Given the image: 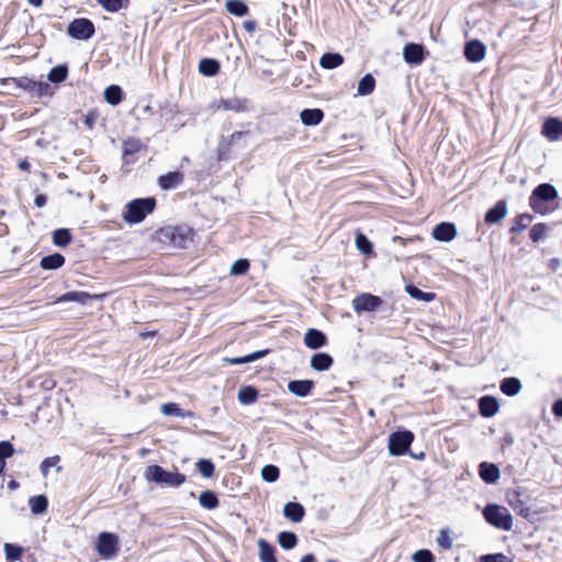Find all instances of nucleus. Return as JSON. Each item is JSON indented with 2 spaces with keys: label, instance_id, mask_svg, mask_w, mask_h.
I'll list each match as a JSON object with an SVG mask.
<instances>
[{
  "label": "nucleus",
  "instance_id": "603ef678",
  "mask_svg": "<svg viewBox=\"0 0 562 562\" xmlns=\"http://www.w3.org/2000/svg\"><path fill=\"white\" fill-rule=\"evenodd\" d=\"M249 269V261L247 259H238L231 267V274L241 276Z\"/></svg>",
  "mask_w": 562,
  "mask_h": 562
},
{
  "label": "nucleus",
  "instance_id": "e433bc0d",
  "mask_svg": "<svg viewBox=\"0 0 562 562\" xmlns=\"http://www.w3.org/2000/svg\"><path fill=\"white\" fill-rule=\"evenodd\" d=\"M374 87H375V79L373 78L372 75L367 74L360 79V81L358 83V88H357L358 94L359 95H369L373 92Z\"/></svg>",
  "mask_w": 562,
  "mask_h": 562
},
{
  "label": "nucleus",
  "instance_id": "5701e85b",
  "mask_svg": "<svg viewBox=\"0 0 562 562\" xmlns=\"http://www.w3.org/2000/svg\"><path fill=\"white\" fill-rule=\"evenodd\" d=\"M304 507L296 502H289L283 507V515L293 522H300L304 517Z\"/></svg>",
  "mask_w": 562,
  "mask_h": 562
},
{
  "label": "nucleus",
  "instance_id": "774afa93",
  "mask_svg": "<svg viewBox=\"0 0 562 562\" xmlns=\"http://www.w3.org/2000/svg\"><path fill=\"white\" fill-rule=\"evenodd\" d=\"M246 133L244 132H235L232 134V140H236V139H239L243 135H245Z\"/></svg>",
  "mask_w": 562,
  "mask_h": 562
},
{
  "label": "nucleus",
  "instance_id": "7ed1b4c3",
  "mask_svg": "<svg viewBox=\"0 0 562 562\" xmlns=\"http://www.w3.org/2000/svg\"><path fill=\"white\" fill-rule=\"evenodd\" d=\"M159 239L176 248H186L192 240L193 232L188 226H166L158 232Z\"/></svg>",
  "mask_w": 562,
  "mask_h": 562
},
{
  "label": "nucleus",
  "instance_id": "20e7f679",
  "mask_svg": "<svg viewBox=\"0 0 562 562\" xmlns=\"http://www.w3.org/2000/svg\"><path fill=\"white\" fill-rule=\"evenodd\" d=\"M558 198L557 189L550 183H541L535 188L530 198V207L541 214L546 215L549 213V209L544 205L546 202L553 201Z\"/></svg>",
  "mask_w": 562,
  "mask_h": 562
},
{
  "label": "nucleus",
  "instance_id": "c03bdc74",
  "mask_svg": "<svg viewBox=\"0 0 562 562\" xmlns=\"http://www.w3.org/2000/svg\"><path fill=\"white\" fill-rule=\"evenodd\" d=\"M68 75V68L66 65H58L50 69L48 74V80L54 83L63 82Z\"/></svg>",
  "mask_w": 562,
  "mask_h": 562
},
{
  "label": "nucleus",
  "instance_id": "a878e982",
  "mask_svg": "<svg viewBox=\"0 0 562 562\" xmlns=\"http://www.w3.org/2000/svg\"><path fill=\"white\" fill-rule=\"evenodd\" d=\"M304 125L314 126L322 122L324 113L321 109H305L300 114Z\"/></svg>",
  "mask_w": 562,
  "mask_h": 562
},
{
  "label": "nucleus",
  "instance_id": "473e14b6",
  "mask_svg": "<svg viewBox=\"0 0 562 562\" xmlns=\"http://www.w3.org/2000/svg\"><path fill=\"white\" fill-rule=\"evenodd\" d=\"M237 397L243 405H250L258 398V391L254 386H243L239 389Z\"/></svg>",
  "mask_w": 562,
  "mask_h": 562
},
{
  "label": "nucleus",
  "instance_id": "5fc2aeb1",
  "mask_svg": "<svg viewBox=\"0 0 562 562\" xmlns=\"http://www.w3.org/2000/svg\"><path fill=\"white\" fill-rule=\"evenodd\" d=\"M108 12H117L123 7V0H97Z\"/></svg>",
  "mask_w": 562,
  "mask_h": 562
},
{
  "label": "nucleus",
  "instance_id": "f257e3e1",
  "mask_svg": "<svg viewBox=\"0 0 562 562\" xmlns=\"http://www.w3.org/2000/svg\"><path fill=\"white\" fill-rule=\"evenodd\" d=\"M155 206V198L135 199L127 203L123 218L130 224L140 223L154 211Z\"/></svg>",
  "mask_w": 562,
  "mask_h": 562
},
{
  "label": "nucleus",
  "instance_id": "79ce46f5",
  "mask_svg": "<svg viewBox=\"0 0 562 562\" xmlns=\"http://www.w3.org/2000/svg\"><path fill=\"white\" fill-rule=\"evenodd\" d=\"M278 542L283 549L291 550L297 544V537L294 532L281 531L278 535Z\"/></svg>",
  "mask_w": 562,
  "mask_h": 562
},
{
  "label": "nucleus",
  "instance_id": "a18cd8bd",
  "mask_svg": "<svg viewBox=\"0 0 562 562\" xmlns=\"http://www.w3.org/2000/svg\"><path fill=\"white\" fill-rule=\"evenodd\" d=\"M196 468L200 474L205 479L212 477L215 470L214 463L210 459H200L196 462Z\"/></svg>",
  "mask_w": 562,
  "mask_h": 562
},
{
  "label": "nucleus",
  "instance_id": "4c0bfd02",
  "mask_svg": "<svg viewBox=\"0 0 562 562\" xmlns=\"http://www.w3.org/2000/svg\"><path fill=\"white\" fill-rule=\"evenodd\" d=\"M52 238L57 247H66L71 241V233L68 228H58L53 232Z\"/></svg>",
  "mask_w": 562,
  "mask_h": 562
},
{
  "label": "nucleus",
  "instance_id": "2f4dec72",
  "mask_svg": "<svg viewBox=\"0 0 562 562\" xmlns=\"http://www.w3.org/2000/svg\"><path fill=\"white\" fill-rule=\"evenodd\" d=\"M104 99L111 105H117L123 99V90L120 86L111 85L104 90Z\"/></svg>",
  "mask_w": 562,
  "mask_h": 562
},
{
  "label": "nucleus",
  "instance_id": "a19ab883",
  "mask_svg": "<svg viewBox=\"0 0 562 562\" xmlns=\"http://www.w3.org/2000/svg\"><path fill=\"white\" fill-rule=\"evenodd\" d=\"M14 453V448L9 441H0V474L3 473L7 459L11 458Z\"/></svg>",
  "mask_w": 562,
  "mask_h": 562
},
{
  "label": "nucleus",
  "instance_id": "f3484780",
  "mask_svg": "<svg viewBox=\"0 0 562 562\" xmlns=\"http://www.w3.org/2000/svg\"><path fill=\"white\" fill-rule=\"evenodd\" d=\"M326 336L318 329L311 328L304 336V344L310 349H318L326 345Z\"/></svg>",
  "mask_w": 562,
  "mask_h": 562
},
{
  "label": "nucleus",
  "instance_id": "e2e57ef3",
  "mask_svg": "<svg viewBox=\"0 0 562 562\" xmlns=\"http://www.w3.org/2000/svg\"><path fill=\"white\" fill-rule=\"evenodd\" d=\"M47 202V199H46V195L44 194H37L34 199V203L37 207H43L45 206Z\"/></svg>",
  "mask_w": 562,
  "mask_h": 562
},
{
  "label": "nucleus",
  "instance_id": "72a5a7b5",
  "mask_svg": "<svg viewBox=\"0 0 562 562\" xmlns=\"http://www.w3.org/2000/svg\"><path fill=\"white\" fill-rule=\"evenodd\" d=\"M267 352V350H259L244 357L224 358V361L229 364H244L262 358Z\"/></svg>",
  "mask_w": 562,
  "mask_h": 562
},
{
  "label": "nucleus",
  "instance_id": "f704fd0d",
  "mask_svg": "<svg viewBox=\"0 0 562 562\" xmlns=\"http://www.w3.org/2000/svg\"><path fill=\"white\" fill-rule=\"evenodd\" d=\"M31 512L35 515L43 514L48 507V501L45 495L32 496L29 499Z\"/></svg>",
  "mask_w": 562,
  "mask_h": 562
},
{
  "label": "nucleus",
  "instance_id": "8fccbe9b",
  "mask_svg": "<svg viewBox=\"0 0 562 562\" xmlns=\"http://www.w3.org/2000/svg\"><path fill=\"white\" fill-rule=\"evenodd\" d=\"M356 246L361 254L369 255L372 252L371 241L361 233L356 236Z\"/></svg>",
  "mask_w": 562,
  "mask_h": 562
},
{
  "label": "nucleus",
  "instance_id": "423d86ee",
  "mask_svg": "<svg viewBox=\"0 0 562 562\" xmlns=\"http://www.w3.org/2000/svg\"><path fill=\"white\" fill-rule=\"evenodd\" d=\"M414 441V434L409 430L396 431L389 437V452L392 456L405 454L412 442Z\"/></svg>",
  "mask_w": 562,
  "mask_h": 562
},
{
  "label": "nucleus",
  "instance_id": "c9c22d12",
  "mask_svg": "<svg viewBox=\"0 0 562 562\" xmlns=\"http://www.w3.org/2000/svg\"><path fill=\"white\" fill-rule=\"evenodd\" d=\"M199 503L203 508L215 509L218 507V498L213 491H203L199 496Z\"/></svg>",
  "mask_w": 562,
  "mask_h": 562
},
{
  "label": "nucleus",
  "instance_id": "9b49d317",
  "mask_svg": "<svg viewBox=\"0 0 562 562\" xmlns=\"http://www.w3.org/2000/svg\"><path fill=\"white\" fill-rule=\"evenodd\" d=\"M486 54L485 45L477 41L472 40L465 44L464 56L471 63H479L484 59Z\"/></svg>",
  "mask_w": 562,
  "mask_h": 562
},
{
  "label": "nucleus",
  "instance_id": "13d9d810",
  "mask_svg": "<svg viewBox=\"0 0 562 562\" xmlns=\"http://www.w3.org/2000/svg\"><path fill=\"white\" fill-rule=\"evenodd\" d=\"M437 543L443 549H451L452 539L450 538L448 531L440 530L438 538H437Z\"/></svg>",
  "mask_w": 562,
  "mask_h": 562
},
{
  "label": "nucleus",
  "instance_id": "49530a36",
  "mask_svg": "<svg viewBox=\"0 0 562 562\" xmlns=\"http://www.w3.org/2000/svg\"><path fill=\"white\" fill-rule=\"evenodd\" d=\"M549 226L543 223L536 224L530 229V238L533 243H539L547 236Z\"/></svg>",
  "mask_w": 562,
  "mask_h": 562
},
{
  "label": "nucleus",
  "instance_id": "f8f14e48",
  "mask_svg": "<svg viewBox=\"0 0 562 562\" xmlns=\"http://www.w3.org/2000/svg\"><path fill=\"white\" fill-rule=\"evenodd\" d=\"M403 57L407 64L418 65L425 59L424 47L419 44L408 43L404 46Z\"/></svg>",
  "mask_w": 562,
  "mask_h": 562
},
{
  "label": "nucleus",
  "instance_id": "bf43d9fd",
  "mask_svg": "<svg viewBox=\"0 0 562 562\" xmlns=\"http://www.w3.org/2000/svg\"><path fill=\"white\" fill-rule=\"evenodd\" d=\"M519 505H515L513 501H510V505L518 512L519 515L527 517L529 515V508L525 507L519 499H517Z\"/></svg>",
  "mask_w": 562,
  "mask_h": 562
},
{
  "label": "nucleus",
  "instance_id": "864d4df0",
  "mask_svg": "<svg viewBox=\"0 0 562 562\" xmlns=\"http://www.w3.org/2000/svg\"><path fill=\"white\" fill-rule=\"evenodd\" d=\"M412 559L414 562H435L434 554L427 549L417 550Z\"/></svg>",
  "mask_w": 562,
  "mask_h": 562
},
{
  "label": "nucleus",
  "instance_id": "dca6fc26",
  "mask_svg": "<svg viewBox=\"0 0 562 562\" xmlns=\"http://www.w3.org/2000/svg\"><path fill=\"white\" fill-rule=\"evenodd\" d=\"M542 134L549 140H558L562 137V121L555 117H549L542 125Z\"/></svg>",
  "mask_w": 562,
  "mask_h": 562
},
{
  "label": "nucleus",
  "instance_id": "39448f33",
  "mask_svg": "<svg viewBox=\"0 0 562 562\" xmlns=\"http://www.w3.org/2000/svg\"><path fill=\"white\" fill-rule=\"evenodd\" d=\"M485 520L495 528L509 531L513 527V517L507 508L496 504H487L483 509Z\"/></svg>",
  "mask_w": 562,
  "mask_h": 562
},
{
  "label": "nucleus",
  "instance_id": "b1692460",
  "mask_svg": "<svg viewBox=\"0 0 562 562\" xmlns=\"http://www.w3.org/2000/svg\"><path fill=\"white\" fill-rule=\"evenodd\" d=\"M91 299H92V296L87 292L70 291V292H67V293L60 295L59 297H57L54 303L58 304V303H66V302H77L81 305H85Z\"/></svg>",
  "mask_w": 562,
  "mask_h": 562
},
{
  "label": "nucleus",
  "instance_id": "a211bd4d",
  "mask_svg": "<svg viewBox=\"0 0 562 562\" xmlns=\"http://www.w3.org/2000/svg\"><path fill=\"white\" fill-rule=\"evenodd\" d=\"M314 387L312 380H293L288 383V390L299 397L307 396Z\"/></svg>",
  "mask_w": 562,
  "mask_h": 562
},
{
  "label": "nucleus",
  "instance_id": "37998d69",
  "mask_svg": "<svg viewBox=\"0 0 562 562\" xmlns=\"http://www.w3.org/2000/svg\"><path fill=\"white\" fill-rule=\"evenodd\" d=\"M160 411L166 416H178L183 418L192 415L191 412H183L176 403H165L161 405Z\"/></svg>",
  "mask_w": 562,
  "mask_h": 562
},
{
  "label": "nucleus",
  "instance_id": "4be33fe9",
  "mask_svg": "<svg viewBox=\"0 0 562 562\" xmlns=\"http://www.w3.org/2000/svg\"><path fill=\"white\" fill-rule=\"evenodd\" d=\"M183 181V175L179 171H171L166 175H161L158 178V184L164 190H170L178 187Z\"/></svg>",
  "mask_w": 562,
  "mask_h": 562
},
{
  "label": "nucleus",
  "instance_id": "f03ea898",
  "mask_svg": "<svg viewBox=\"0 0 562 562\" xmlns=\"http://www.w3.org/2000/svg\"><path fill=\"white\" fill-rule=\"evenodd\" d=\"M144 477L148 482L165 484L169 487H178L186 482V475L179 472L166 471L160 465H149L144 472Z\"/></svg>",
  "mask_w": 562,
  "mask_h": 562
},
{
  "label": "nucleus",
  "instance_id": "de8ad7c7",
  "mask_svg": "<svg viewBox=\"0 0 562 562\" xmlns=\"http://www.w3.org/2000/svg\"><path fill=\"white\" fill-rule=\"evenodd\" d=\"M533 216L527 213L520 214L517 216L515 224L512 226V233H518L526 229L531 223Z\"/></svg>",
  "mask_w": 562,
  "mask_h": 562
},
{
  "label": "nucleus",
  "instance_id": "9d476101",
  "mask_svg": "<svg viewBox=\"0 0 562 562\" xmlns=\"http://www.w3.org/2000/svg\"><path fill=\"white\" fill-rule=\"evenodd\" d=\"M18 87L36 97H43L49 93V85L46 82L35 81L26 77L16 80Z\"/></svg>",
  "mask_w": 562,
  "mask_h": 562
},
{
  "label": "nucleus",
  "instance_id": "6e6552de",
  "mask_svg": "<svg viewBox=\"0 0 562 562\" xmlns=\"http://www.w3.org/2000/svg\"><path fill=\"white\" fill-rule=\"evenodd\" d=\"M95 32L93 23L86 18L72 20L68 27L67 34L78 41H87L93 36Z\"/></svg>",
  "mask_w": 562,
  "mask_h": 562
},
{
  "label": "nucleus",
  "instance_id": "680f3d73",
  "mask_svg": "<svg viewBox=\"0 0 562 562\" xmlns=\"http://www.w3.org/2000/svg\"><path fill=\"white\" fill-rule=\"evenodd\" d=\"M243 26H244V30L246 32L252 33L256 30V27H257V23L255 21H252V20L251 21H245L243 23Z\"/></svg>",
  "mask_w": 562,
  "mask_h": 562
},
{
  "label": "nucleus",
  "instance_id": "0e129e2a",
  "mask_svg": "<svg viewBox=\"0 0 562 562\" xmlns=\"http://www.w3.org/2000/svg\"><path fill=\"white\" fill-rule=\"evenodd\" d=\"M94 122H95V116H94L93 114H88V115H86V117H85V124L87 125V127H88L89 130H92V128H93Z\"/></svg>",
  "mask_w": 562,
  "mask_h": 562
},
{
  "label": "nucleus",
  "instance_id": "4468645a",
  "mask_svg": "<svg viewBox=\"0 0 562 562\" xmlns=\"http://www.w3.org/2000/svg\"><path fill=\"white\" fill-rule=\"evenodd\" d=\"M143 144L138 138H127L122 144L123 161L126 165L133 164V156L143 149Z\"/></svg>",
  "mask_w": 562,
  "mask_h": 562
},
{
  "label": "nucleus",
  "instance_id": "2eb2a0df",
  "mask_svg": "<svg viewBox=\"0 0 562 562\" xmlns=\"http://www.w3.org/2000/svg\"><path fill=\"white\" fill-rule=\"evenodd\" d=\"M457 236L454 224L442 222L437 224L432 231V237L440 241H451Z\"/></svg>",
  "mask_w": 562,
  "mask_h": 562
},
{
  "label": "nucleus",
  "instance_id": "09e8293b",
  "mask_svg": "<svg viewBox=\"0 0 562 562\" xmlns=\"http://www.w3.org/2000/svg\"><path fill=\"white\" fill-rule=\"evenodd\" d=\"M280 474L279 468L273 464L265 465L261 470L262 480L268 483H273L278 480Z\"/></svg>",
  "mask_w": 562,
  "mask_h": 562
},
{
  "label": "nucleus",
  "instance_id": "ddd939ff",
  "mask_svg": "<svg viewBox=\"0 0 562 562\" xmlns=\"http://www.w3.org/2000/svg\"><path fill=\"white\" fill-rule=\"evenodd\" d=\"M508 213L507 203L505 200H499L491 207L484 216V221L488 225L497 224L506 217Z\"/></svg>",
  "mask_w": 562,
  "mask_h": 562
},
{
  "label": "nucleus",
  "instance_id": "3c124183",
  "mask_svg": "<svg viewBox=\"0 0 562 562\" xmlns=\"http://www.w3.org/2000/svg\"><path fill=\"white\" fill-rule=\"evenodd\" d=\"M23 549L16 544L5 543L4 544V553L7 560L13 562L18 561L22 557Z\"/></svg>",
  "mask_w": 562,
  "mask_h": 562
},
{
  "label": "nucleus",
  "instance_id": "6ab92c4d",
  "mask_svg": "<svg viewBox=\"0 0 562 562\" xmlns=\"http://www.w3.org/2000/svg\"><path fill=\"white\" fill-rule=\"evenodd\" d=\"M479 474L485 483L493 484L499 479V469L494 463L482 462L479 465Z\"/></svg>",
  "mask_w": 562,
  "mask_h": 562
},
{
  "label": "nucleus",
  "instance_id": "4d7b16f0",
  "mask_svg": "<svg viewBox=\"0 0 562 562\" xmlns=\"http://www.w3.org/2000/svg\"><path fill=\"white\" fill-rule=\"evenodd\" d=\"M480 562H512V560L503 553H496L482 555Z\"/></svg>",
  "mask_w": 562,
  "mask_h": 562
},
{
  "label": "nucleus",
  "instance_id": "0eeeda50",
  "mask_svg": "<svg viewBox=\"0 0 562 562\" xmlns=\"http://www.w3.org/2000/svg\"><path fill=\"white\" fill-rule=\"evenodd\" d=\"M95 550L103 559L115 557L119 552V537L108 531L99 533Z\"/></svg>",
  "mask_w": 562,
  "mask_h": 562
},
{
  "label": "nucleus",
  "instance_id": "c85d7f7f",
  "mask_svg": "<svg viewBox=\"0 0 562 562\" xmlns=\"http://www.w3.org/2000/svg\"><path fill=\"white\" fill-rule=\"evenodd\" d=\"M344 63V57L338 53H326L319 59V65L324 69H334Z\"/></svg>",
  "mask_w": 562,
  "mask_h": 562
},
{
  "label": "nucleus",
  "instance_id": "69168bd1",
  "mask_svg": "<svg viewBox=\"0 0 562 562\" xmlns=\"http://www.w3.org/2000/svg\"><path fill=\"white\" fill-rule=\"evenodd\" d=\"M300 562H315V557L312 553L305 554Z\"/></svg>",
  "mask_w": 562,
  "mask_h": 562
},
{
  "label": "nucleus",
  "instance_id": "412c9836",
  "mask_svg": "<svg viewBox=\"0 0 562 562\" xmlns=\"http://www.w3.org/2000/svg\"><path fill=\"white\" fill-rule=\"evenodd\" d=\"M213 110L235 111L240 112L245 109L244 103L237 98L220 99L211 104Z\"/></svg>",
  "mask_w": 562,
  "mask_h": 562
},
{
  "label": "nucleus",
  "instance_id": "cd10ccee",
  "mask_svg": "<svg viewBox=\"0 0 562 562\" xmlns=\"http://www.w3.org/2000/svg\"><path fill=\"white\" fill-rule=\"evenodd\" d=\"M501 391L507 396H515L521 390V383L517 378H505L501 382Z\"/></svg>",
  "mask_w": 562,
  "mask_h": 562
},
{
  "label": "nucleus",
  "instance_id": "052dcab7",
  "mask_svg": "<svg viewBox=\"0 0 562 562\" xmlns=\"http://www.w3.org/2000/svg\"><path fill=\"white\" fill-rule=\"evenodd\" d=\"M552 411L555 416L562 417V398L554 402Z\"/></svg>",
  "mask_w": 562,
  "mask_h": 562
},
{
  "label": "nucleus",
  "instance_id": "1a4fd4ad",
  "mask_svg": "<svg viewBox=\"0 0 562 562\" xmlns=\"http://www.w3.org/2000/svg\"><path fill=\"white\" fill-rule=\"evenodd\" d=\"M381 304L382 299L370 293L360 294L352 300V307L358 313L376 311Z\"/></svg>",
  "mask_w": 562,
  "mask_h": 562
},
{
  "label": "nucleus",
  "instance_id": "393cba45",
  "mask_svg": "<svg viewBox=\"0 0 562 562\" xmlns=\"http://www.w3.org/2000/svg\"><path fill=\"white\" fill-rule=\"evenodd\" d=\"M333 357L326 352L315 353L311 358V367L316 371H326L333 366Z\"/></svg>",
  "mask_w": 562,
  "mask_h": 562
},
{
  "label": "nucleus",
  "instance_id": "7c9ffc66",
  "mask_svg": "<svg viewBox=\"0 0 562 562\" xmlns=\"http://www.w3.org/2000/svg\"><path fill=\"white\" fill-rule=\"evenodd\" d=\"M65 263V257L58 252L42 258L41 267L45 270H55Z\"/></svg>",
  "mask_w": 562,
  "mask_h": 562
},
{
  "label": "nucleus",
  "instance_id": "338daca9",
  "mask_svg": "<svg viewBox=\"0 0 562 562\" xmlns=\"http://www.w3.org/2000/svg\"><path fill=\"white\" fill-rule=\"evenodd\" d=\"M19 168L23 171H27L30 169V164L27 160H21L19 162Z\"/></svg>",
  "mask_w": 562,
  "mask_h": 562
},
{
  "label": "nucleus",
  "instance_id": "6e6d98bb",
  "mask_svg": "<svg viewBox=\"0 0 562 562\" xmlns=\"http://www.w3.org/2000/svg\"><path fill=\"white\" fill-rule=\"evenodd\" d=\"M59 460H60L59 456H54V457L46 458L42 461L40 468H41V472L44 477H46L48 475V471L52 467L57 465Z\"/></svg>",
  "mask_w": 562,
  "mask_h": 562
},
{
  "label": "nucleus",
  "instance_id": "aec40b11",
  "mask_svg": "<svg viewBox=\"0 0 562 562\" xmlns=\"http://www.w3.org/2000/svg\"><path fill=\"white\" fill-rule=\"evenodd\" d=\"M498 408L499 404L493 396L486 395L479 401L480 414L484 417H493L498 412Z\"/></svg>",
  "mask_w": 562,
  "mask_h": 562
},
{
  "label": "nucleus",
  "instance_id": "bb28decb",
  "mask_svg": "<svg viewBox=\"0 0 562 562\" xmlns=\"http://www.w3.org/2000/svg\"><path fill=\"white\" fill-rule=\"evenodd\" d=\"M259 559L261 562H278L274 553L276 550L267 540H258Z\"/></svg>",
  "mask_w": 562,
  "mask_h": 562
},
{
  "label": "nucleus",
  "instance_id": "ea45409f",
  "mask_svg": "<svg viewBox=\"0 0 562 562\" xmlns=\"http://www.w3.org/2000/svg\"><path fill=\"white\" fill-rule=\"evenodd\" d=\"M405 290L409 296L423 302H431L436 296L435 293L424 292L413 284L406 285Z\"/></svg>",
  "mask_w": 562,
  "mask_h": 562
},
{
  "label": "nucleus",
  "instance_id": "58836bf2",
  "mask_svg": "<svg viewBox=\"0 0 562 562\" xmlns=\"http://www.w3.org/2000/svg\"><path fill=\"white\" fill-rule=\"evenodd\" d=\"M225 8L231 14L236 16H244L248 13V7L241 0H227Z\"/></svg>",
  "mask_w": 562,
  "mask_h": 562
},
{
  "label": "nucleus",
  "instance_id": "c756f323",
  "mask_svg": "<svg viewBox=\"0 0 562 562\" xmlns=\"http://www.w3.org/2000/svg\"><path fill=\"white\" fill-rule=\"evenodd\" d=\"M199 71L206 77H213L220 71V63L212 58H203L199 63Z\"/></svg>",
  "mask_w": 562,
  "mask_h": 562
}]
</instances>
